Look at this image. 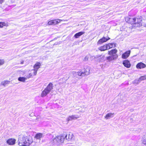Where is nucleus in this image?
Segmentation results:
<instances>
[{
  "instance_id": "obj_11",
  "label": "nucleus",
  "mask_w": 146,
  "mask_h": 146,
  "mask_svg": "<svg viewBox=\"0 0 146 146\" xmlns=\"http://www.w3.org/2000/svg\"><path fill=\"white\" fill-rule=\"evenodd\" d=\"M118 57V56L117 54H115L114 55H111V56L107 57L106 59L109 61H111L115 60Z\"/></svg>"
},
{
  "instance_id": "obj_1",
  "label": "nucleus",
  "mask_w": 146,
  "mask_h": 146,
  "mask_svg": "<svg viewBox=\"0 0 146 146\" xmlns=\"http://www.w3.org/2000/svg\"><path fill=\"white\" fill-rule=\"evenodd\" d=\"M18 141L20 146H28L33 142V140L31 137L20 135L19 137Z\"/></svg>"
},
{
  "instance_id": "obj_31",
  "label": "nucleus",
  "mask_w": 146,
  "mask_h": 146,
  "mask_svg": "<svg viewBox=\"0 0 146 146\" xmlns=\"http://www.w3.org/2000/svg\"><path fill=\"white\" fill-rule=\"evenodd\" d=\"M33 74L32 73H30L27 76H25L26 78H30L31 76H33Z\"/></svg>"
},
{
  "instance_id": "obj_13",
  "label": "nucleus",
  "mask_w": 146,
  "mask_h": 146,
  "mask_svg": "<svg viewBox=\"0 0 146 146\" xmlns=\"http://www.w3.org/2000/svg\"><path fill=\"white\" fill-rule=\"evenodd\" d=\"M135 18H129L127 17V19H126V20H127V22H128L129 23H130L132 25V26H133V24H134V21Z\"/></svg>"
},
{
  "instance_id": "obj_3",
  "label": "nucleus",
  "mask_w": 146,
  "mask_h": 146,
  "mask_svg": "<svg viewBox=\"0 0 146 146\" xmlns=\"http://www.w3.org/2000/svg\"><path fill=\"white\" fill-rule=\"evenodd\" d=\"M53 88V84L52 83L50 82L48 84L46 87L42 92L41 94V96L43 97L46 96L51 91V90Z\"/></svg>"
},
{
  "instance_id": "obj_38",
  "label": "nucleus",
  "mask_w": 146,
  "mask_h": 146,
  "mask_svg": "<svg viewBox=\"0 0 146 146\" xmlns=\"http://www.w3.org/2000/svg\"><path fill=\"white\" fill-rule=\"evenodd\" d=\"M78 42H74V44H76V43H77Z\"/></svg>"
},
{
  "instance_id": "obj_21",
  "label": "nucleus",
  "mask_w": 146,
  "mask_h": 146,
  "mask_svg": "<svg viewBox=\"0 0 146 146\" xmlns=\"http://www.w3.org/2000/svg\"><path fill=\"white\" fill-rule=\"evenodd\" d=\"M35 137L37 139H40L42 137V134L41 133H37L35 135Z\"/></svg>"
},
{
  "instance_id": "obj_4",
  "label": "nucleus",
  "mask_w": 146,
  "mask_h": 146,
  "mask_svg": "<svg viewBox=\"0 0 146 146\" xmlns=\"http://www.w3.org/2000/svg\"><path fill=\"white\" fill-rule=\"evenodd\" d=\"M53 143L56 145H58L61 143H63V137L62 136H58L53 139Z\"/></svg>"
},
{
  "instance_id": "obj_20",
  "label": "nucleus",
  "mask_w": 146,
  "mask_h": 146,
  "mask_svg": "<svg viewBox=\"0 0 146 146\" xmlns=\"http://www.w3.org/2000/svg\"><path fill=\"white\" fill-rule=\"evenodd\" d=\"M27 78L26 77H20L18 78V80L21 82H25Z\"/></svg>"
},
{
  "instance_id": "obj_5",
  "label": "nucleus",
  "mask_w": 146,
  "mask_h": 146,
  "mask_svg": "<svg viewBox=\"0 0 146 146\" xmlns=\"http://www.w3.org/2000/svg\"><path fill=\"white\" fill-rule=\"evenodd\" d=\"M134 24H133V26L135 27H140L142 25L141 23L142 21V18L141 17L138 18H135Z\"/></svg>"
},
{
  "instance_id": "obj_39",
  "label": "nucleus",
  "mask_w": 146,
  "mask_h": 146,
  "mask_svg": "<svg viewBox=\"0 0 146 146\" xmlns=\"http://www.w3.org/2000/svg\"><path fill=\"white\" fill-rule=\"evenodd\" d=\"M23 63H24V62L22 61L21 62V64H23Z\"/></svg>"
},
{
  "instance_id": "obj_42",
  "label": "nucleus",
  "mask_w": 146,
  "mask_h": 146,
  "mask_svg": "<svg viewBox=\"0 0 146 146\" xmlns=\"http://www.w3.org/2000/svg\"><path fill=\"white\" fill-rule=\"evenodd\" d=\"M145 15L146 16V13L145 14Z\"/></svg>"
},
{
  "instance_id": "obj_32",
  "label": "nucleus",
  "mask_w": 146,
  "mask_h": 146,
  "mask_svg": "<svg viewBox=\"0 0 146 146\" xmlns=\"http://www.w3.org/2000/svg\"><path fill=\"white\" fill-rule=\"evenodd\" d=\"M4 62V60L3 59H0V66L3 65Z\"/></svg>"
},
{
  "instance_id": "obj_37",
  "label": "nucleus",
  "mask_w": 146,
  "mask_h": 146,
  "mask_svg": "<svg viewBox=\"0 0 146 146\" xmlns=\"http://www.w3.org/2000/svg\"><path fill=\"white\" fill-rule=\"evenodd\" d=\"M15 0H11V2L12 3H13L14 2Z\"/></svg>"
},
{
  "instance_id": "obj_34",
  "label": "nucleus",
  "mask_w": 146,
  "mask_h": 146,
  "mask_svg": "<svg viewBox=\"0 0 146 146\" xmlns=\"http://www.w3.org/2000/svg\"><path fill=\"white\" fill-rule=\"evenodd\" d=\"M37 70L34 69L33 72L34 75H35L36 74Z\"/></svg>"
},
{
  "instance_id": "obj_16",
  "label": "nucleus",
  "mask_w": 146,
  "mask_h": 146,
  "mask_svg": "<svg viewBox=\"0 0 146 146\" xmlns=\"http://www.w3.org/2000/svg\"><path fill=\"white\" fill-rule=\"evenodd\" d=\"M117 52V50L116 49H113L108 51V54L110 55H114L116 54V53Z\"/></svg>"
},
{
  "instance_id": "obj_12",
  "label": "nucleus",
  "mask_w": 146,
  "mask_h": 146,
  "mask_svg": "<svg viewBox=\"0 0 146 146\" xmlns=\"http://www.w3.org/2000/svg\"><path fill=\"white\" fill-rule=\"evenodd\" d=\"M123 64L125 67L127 68H130L131 66L129 61L128 60L123 61Z\"/></svg>"
},
{
  "instance_id": "obj_14",
  "label": "nucleus",
  "mask_w": 146,
  "mask_h": 146,
  "mask_svg": "<svg viewBox=\"0 0 146 146\" xmlns=\"http://www.w3.org/2000/svg\"><path fill=\"white\" fill-rule=\"evenodd\" d=\"M114 113H108L105 116V118L106 119H109L114 116Z\"/></svg>"
},
{
  "instance_id": "obj_19",
  "label": "nucleus",
  "mask_w": 146,
  "mask_h": 146,
  "mask_svg": "<svg viewBox=\"0 0 146 146\" xmlns=\"http://www.w3.org/2000/svg\"><path fill=\"white\" fill-rule=\"evenodd\" d=\"M40 65L41 64L39 62H37L34 66V69L38 70V69L40 68Z\"/></svg>"
},
{
  "instance_id": "obj_27",
  "label": "nucleus",
  "mask_w": 146,
  "mask_h": 146,
  "mask_svg": "<svg viewBox=\"0 0 146 146\" xmlns=\"http://www.w3.org/2000/svg\"><path fill=\"white\" fill-rule=\"evenodd\" d=\"M104 56H100L99 58H98V60H99V62H103L104 60Z\"/></svg>"
},
{
  "instance_id": "obj_23",
  "label": "nucleus",
  "mask_w": 146,
  "mask_h": 146,
  "mask_svg": "<svg viewBox=\"0 0 146 146\" xmlns=\"http://www.w3.org/2000/svg\"><path fill=\"white\" fill-rule=\"evenodd\" d=\"M52 21L53 25L57 24L60 22V20L59 19L52 20Z\"/></svg>"
},
{
  "instance_id": "obj_8",
  "label": "nucleus",
  "mask_w": 146,
  "mask_h": 146,
  "mask_svg": "<svg viewBox=\"0 0 146 146\" xmlns=\"http://www.w3.org/2000/svg\"><path fill=\"white\" fill-rule=\"evenodd\" d=\"M16 140L12 138L9 139L7 141V143L10 145H13L15 143Z\"/></svg>"
},
{
  "instance_id": "obj_17",
  "label": "nucleus",
  "mask_w": 146,
  "mask_h": 146,
  "mask_svg": "<svg viewBox=\"0 0 146 146\" xmlns=\"http://www.w3.org/2000/svg\"><path fill=\"white\" fill-rule=\"evenodd\" d=\"M107 46V45L106 44L105 45L101 46L99 47L98 49L101 51H104L105 50H108Z\"/></svg>"
},
{
  "instance_id": "obj_25",
  "label": "nucleus",
  "mask_w": 146,
  "mask_h": 146,
  "mask_svg": "<svg viewBox=\"0 0 146 146\" xmlns=\"http://www.w3.org/2000/svg\"><path fill=\"white\" fill-rule=\"evenodd\" d=\"M140 82L141 81L139 78L138 79L134 80L133 82L134 84H139Z\"/></svg>"
},
{
  "instance_id": "obj_15",
  "label": "nucleus",
  "mask_w": 146,
  "mask_h": 146,
  "mask_svg": "<svg viewBox=\"0 0 146 146\" xmlns=\"http://www.w3.org/2000/svg\"><path fill=\"white\" fill-rule=\"evenodd\" d=\"M85 33V32L84 31L79 32L75 34L74 36V37L76 38H79L80 36L84 34Z\"/></svg>"
},
{
  "instance_id": "obj_33",
  "label": "nucleus",
  "mask_w": 146,
  "mask_h": 146,
  "mask_svg": "<svg viewBox=\"0 0 146 146\" xmlns=\"http://www.w3.org/2000/svg\"><path fill=\"white\" fill-rule=\"evenodd\" d=\"M48 24L49 25H53L52 20L48 22Z\"/></svg>"
},
{
  "instance_id": "obj_26",
  "label": "nucleus",
  "mask_w": 146,
  "mask_h": 146,
  "mask_svg": "<svg viewBox=\"0 0 146 146\" xmlns=\"http://www.w3.org/2000/svg\"><path fill=\"white\" fill-rule=\"evenodd\" d=\"M73 135L71 133L70 134H68V141L70 140H72L73 139Z\"/></svg>"
},
{
  "instance_id": "obj_2",
  "label": "nucleus",
  "mask_w": 146,
  "mask_h": 146,
  "mask_svg": "<svg viewBox=\"0 0 146 146\" xmlns=\"http://www.w3.org/2000/svg\"><path fill=\"white\" fill-rule=\"evenodd\" d=\"M90 68L89 67L84 68L83 69L80 70L77 72L75 71L72 72L74 77L78 78L79 76H84L85 75H88L90 74Z\"/></svg>"
},
{
  "instance_id": "obj_29",
  "label": "nucleus",
  "mask_w": 146,
  "mask_h": 146,
  "mask_svg": "<svg viewBox=\"0 0 146 146\" xmlns=\"http://www.w3.org/2000/svg\"><path fill=\"white\" fill-rule=\"evenodd\" d=\"M7 24L5 23L4 22H0V28H2L4 26H6Z\"/></svg>"
},
{
  "instance_id": "obj_41",
  "label": "nucleus",
  "mask_w": 146,
  "mask_h": 146,
  "mask_svg": "<svg viewBox=\"0 0 146 146\" xmlns=\"http://www.w3.org/2000/svg\"><path fill=\"white\" fill-rule=\"evenodd\" d=\"M50 136L51 137H52V135H51V134H50Z\"/></svg>"
},
{
  "instance_id": "obj_36",
  "label": "nucleus",
  "mask_w": 146,
  "mask_h": 146,
  "mask_svg": "<svg viewBox=\"0 0 146 146\" xmlns=\"http://www.w3.org/2000/svg\"><path fill=\"white\" fill-rule=\"evenodd\" d=\"M4 1V0H0V3L2 4Z\"/></svg>"
},
{
  "instance_id": "obj_30",
  "label": "nucleus",
  "mask_w": 146,
  "mask_h": 146,
  "mask_svg": "<svg viewBox=\"0 0 146 146\" xmlns=\"http://www.w3.org/2000/svg\"><path fill=\"white\" fill-rule=\"evenodd\" d=\"M9 82V81H3V82H2L1 83V84L2 85L5 86V85L7 84Z\"/></svg>"
},
{
  "instance_id": "obj_7",
  "label": "nucleus",
  "mask_w": 146,
  "mask_h": 146,
  "mask_svg": "<svg viewBox=\"0 0 146 146\" xmlns=\"http://www.w3.org/2000/svg\"><path fill=\"white\" fill-rule=\"evenodd\" d=\"M131 53L130 50L126 51L122 55V58L124 59L127 58L129 56Z\"/></svg>"
},
{
  "instance_id": "obj_6",
  "label": "nucleus",
  "mask_w": 146,
  "mask_h": 146,
  "mask_svg": "<svg viewBox=\"0 0 146 146\" xmlns=\"http://www.w3.org/2000/svg\"><path fill=\"white\" fill-rule=\"evenodd\" d=\"M110 39V38L108 37H107V38H106L104 36L98 41V44H101L104 42H106Z\"/></svg>"
},
{
  "instance_id": "obj_9",
  "label": "nucleus",
  "mask_w": 146,
  "mask_h": 146,
  "mask_svg": "<svg viewBox=\"0 0 146 146\" xmlns=\"http://www.w3.org/2000/svg\"><path fill=\"white\" fill-rule=\"evenodd\" d=\"M146 65L143 63L140 62L138 63L136 65V67L139 69L144 68L146 67Z\"/></svg>"
},
{
  "instance_id": "obj_40",
  "label": "nucleus",
  "mask_w": 146,
  "mask_h": 146,
  "mask_svg": "<svg viewBox=\"0 0 146 146\" xmlns=\"http://www.w3.org/2000/svg\"><path fill=\"white\" fill-rule=\"evenodd\" d=\"M57 44H58V43H57V42H56V43H55L54 44V45H57Z\"/></svg>"
},
{
  "instance_id": "obj_24",
  "label": "nucleus",
  "mask_w": 146,
  "mask_h": 146,
  "mask_svg": "<svg viewBox=\"0 0 146 146\" xmlns=\"http://www.w3.org/2000/svg\"><path fill=\"white\" fill-rule=\"evenodd\" d=\"M142 141L143 144L146 145V135L143 136Z\"/></svg>"
},
{
  "instance_id": "obj_10",
  "label": "nucleus",
  "mask_w": 146,
  "mask_h": 146,
  "mask_svg": "<svg viewBox=\"0 0 146 146\" xmlns=\"http://www.w3.org/2000/svg\"><path fill=\"white\" fill-rule=\"evenodd\" d=\"M78 116L76 115H72L71 116H69L68 118L67 119V120L68 121H72V120H74L78 118Z\"/></svg>"
},
{
  "instance_id": "obj_22",
  "label": "nucleus",
  "mask_w": 146,
  "mask_h": 146,
  "mask_svg": "<svg viewBox=\"0 0 146 146\" xmlns=\"http://www.w3.org/2000/svg\"><path fill=\"white\" fill-rule=\"evenodd\" d=\"M68 134H63V135L62 136V137H63V141H64V140H65V139L68 141Z\"/></svg>"
},
{
  "instance_id": "obj_35",
  "label": "nucleus",
  "mask_w": 146,
  "mask_h": 146,
  "mask_svg": "<svg viewBox=\"0 0 146 146\" xmlns=\"http://www.w3.org/2000/svg\"><path fill=\"white\" fill-rule=\"evenodd\" d=\"M88 57L87 56H86L85 57L84 60V61H87L88 60Z\"/></svg>"
},
{
  "instance_id": "obj_28",
  "label": "nucleus",
  "mask_w": 146,
  "mask_h": 146,
  "mask_svg": "<svg viewBox=\"0 0 146 146\" xmlns=\"http://www.w3.org/2000/svg\"><path fill=\"white\" fill-rule=\"evenodd\" d=\"M139 80L140 81L145 80L146 79V76L144 75L143 76H141L139 78Z\"/></svg>"
},
{
  "instance_id": "obj_18",
  "label": "nucleus",
  "mask_w": 146,
  "mask_h": 146,
  "mask_svg": "<svg viewBox=\"0 0 146 146\" xmlns=\"http://www.w3.org/2000/svg\"><path fill=\"white\" fill-rule=\"evenodd\" d=\"M107 45L108 49H109L111 48H112L113 47H115V44L113 43H109V44H106Z\"/></svg>"
}]
</instances>
